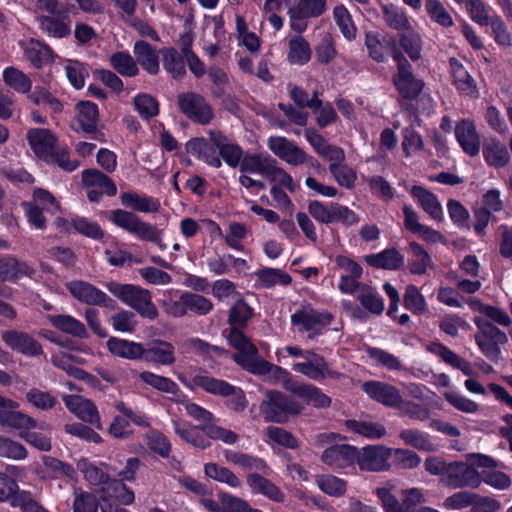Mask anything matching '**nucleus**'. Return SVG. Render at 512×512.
<instances>
[{
  "label": "nucleus",
  "mask_w": 512,
  "mask_h": 512,
  "mask_svg": "<svg viewBox=\"0 0 512 512\" xmlns=\"http://www.w3.org/2000/svg\"><path fill=\"white\" fill-rule=\"evenodd\" d=\"M35 269L13 256L0 258V281H15L21 277H32Z\"/></svg>",
  "instance_id": "nucleus-23"
},
{
  "label": "nucleus",
  "mask_w": 512,
  "mask_h": 512,
  "mask_svg": "<svg viewBox=\"0 0 512 512\" xmlns=\"http://www.w3.org/2000/svg\"><path fill=\"white\" fill-rule=\"evenodd\" d=\"M209 140L218 150L223 160L232 168L240 166L243 159L242 148L232 143L220 131H209Z\"/></svg>",
  "instance_id": "nucleus-20"
},
{
  "label": "nucleus",
  "mask_w": 512,
  "mask_h": 512,
  "mask_svg": "<svg viewBox=\"0 0 512 512\" xmlns=\"http://www.w3.org/2000/svg\"><path fill=\"white\" fill-rule=\"evenodd\" d=\"M253 311L243 300H238L229 311V324L231 327L245 328Z\"/></svg>",
  "instance_id": "nucleus-64"
},
{
  "label": "nucleus",
  "mask_w": 512,
  "mask_h": 512,
  "mask_svg": "<svg viewBox=\"0 0 512 512\" xmlns=\"http://www.w3.org/2000/svg\"><path fill=\"white\" fill-rule=\"evenodd\" d=\"M111 67L120 75L134 77L139 73L136 61L128 52H116L109 59Z\"/></svg>",
  "instance_id": "nucleus-45"
},
{
  "label": "nucleus",
  "mask_w": 512,
  "mask_h": 512,
  "mask_svg": "<svg viewBox=\"0 0 512 512\" xmlns=\"http://www.w3.org/2000/svg\"><path fill=\"white\" fill-rule=\"evenodd\" d=\"M177 103L180 111L193 122L207 125L214 118L212 107L200 94L181 93L177 97Z\"/></svg>",
  "instance_id": "nucleus-7"
},
{
  "label": "nucleus",
  "mask_w": 512,
  "mask_h": 512,
  "mask_svg": "<svg viewBox=\"0 0 512 512\" xmlns=\"http://www.w3.org/2000/svg\"><path fill=\"white\" fill-rule=\"evenodd\" d=\"M159 53L162 55L165 70L173 78H182L186 74L184 55H180L175 48H164Z\"/></svg>",
  "instance_id": "nucleus-44"
},
{
  "label": "nucleus",
  "mask_w": 512,
  "mask_h": 512,
  "mask_svg": "<svg viewBox=\"0 0 512 512\" xmlns=\"http://www.w3.org/2000/svg\"><path fill=\"white\" fill-rule=\"evenodd\" d=\"M82 183L87 188L97 189L110 197H113L117 194V187L114 181L96 169L84 170L82 172Z\"/></svg>",
  "instance_id": "nucleus-31"
},
{
  "label": "nucleus",
  "mask_w": 512,
  "mask_h": 512,
  "mask_svg": "<svg viewBox=\"0 0 512 512\" xmlns=\"http://www.w3.org/2000/svg\"><path fill=\"white\" fill-rule=\"evenodd\" d=\"M287 88L291 99L297 107L310 108L312 110H316L321 107L322 101L318 98V91L314 90L312 92V97L309 98L308 93L297 85L289 83Z\"/></svg>",
  "instance_id": "nucleus-51"
},
{
  "label": "nucleus",
  "mask_w": 512,
  "mask_h": 512,
  "mask_svg": "<svg viewBox=\"0 0 512 512\" xmlns=\"http://www.w3.org/2000/svg\"><path fill=\"white\" fill-rule=\"evenodd\" d=\"M455 135L466 154L472 157L478 155L480 151V137L471 121L464 119L457 123Z\"/></svg>",
  "instance_id": "nucleus-21"
},
{
  "label": "nucleus",
  "mask_w": 512,
  "mask_h": 512,
  "mask_svg": "<svg viewBox=\"0 0 512 512\" xmlns=\"http://www.w3.org/2000/svg\"><path fill=\"white\" fill-rule=\"evenodd\" d=\"M26 59L37 69L53 61V52L38 40L30 39L24 46Z\"/></svg>",
  "instance_id": "nucleus-35"
},
{
  "label": "nucleus",
  "mask_w": 512,
  "mask_h": 512,
  "mask_svg": "<svg viewBox=\"0 0 512 512\" xmlns=\"http://www.w3.org/2000/svg\"><path fill=\"white\" fill-rule=\"evenodd\" d=\"M248 486L253 492L262 494L275 502H283L284 494L267 478L257 473H250L246 478Z\"/></svg>",
  "instance_id": "nucleus-34"
},
{
  "label": "nucleus",
  "mask_w": 512,
  "mask_h": 512,
  "mask_svg": "<svg viewBox=\"0 0 512 512\" xmlns=\"http://www.w3.org/2000/svg\"><path fill=\"white\" fill-rule=\"evenodd\" d=\"M332 319L328 312H319L311 306H305L291 316V323L298 327L300 332H311L309 338H313L323 327L329 325Z\"/></svg>",
  "instance_id": "nucleus-10"
},
{
  "label": "nucleus",
  "mask_w": 512,
  "mask_h": 512,
  "mask_svg": "<svg viewBox=\"0 0 512 512\" xmlns=\"http://www.w3.org/2000/svg\"><path fill=\"white\" fill-rule=\"evenodd\" d=\"M67 290L81 303L115 309L117 303L105 292L85 281H71L66 284Z\"/></svg>",
  "instance_id": "nucleus-9"
},
{
  "label": "nucleus",
  "mask_w": 512,
  "mask_h": 512,
  "mask_svg": "<svg viewBox=\"0 0 512 512\" xmlns=\"http://www.w3.org/2000/svg\"><path fill=\"white\" fill-rule=\"evenodd\" d=\"M383 18L391 28L401 33L410 29V22L402 8L393 4L383 6Z\"/></svg>",
  "instance_id": "nucleus-49"
},
{
  "label": "nucleus",
  "mask_w": 512,
  "mask_h": 512,
  "mask_svg": "<svg viewBox=\"0 0 512 512\" xmlns=\"http://www.w3.org/2000/svg\"><path fill=\"white\" fill-rule=\"evenodd\" d=\"M292 370L314 381L326 378L338 379L341 374L330 369L325 358L313 350H305L304 361L292 365Z\"/></svg>",
  "instance_id": "nucleus-8"
},
{
  "label": "nucleus",
  "mask_w": 512,
  "mask_h": 512,
  "mask_svg": "<svg viewBox=\"0 0 512 512\" xmlns=\"http://www.w3.org/2000/svg\"><path fill=\"white\" fill-rule=\"evenodd\" d=\"M106 288L114 297L135 310L140 316L150 320L158 317V309L152 302V295L148 289L115 281L108 282Z\"/></svg>",
  "instance_id": "nucleus-1"
},
{
  "label": "nucleus",
  "mask_w": 512,
  "mask_h": 512,
  "mask_svg": "<svg viewBox=\"0 0 512 512\" xmlns=\"http://www.w3.org/2000/svg\"><path fill=\"white\" fill-rule=\"evenodd\" d=\"M211 144V142H208L204 138H195L188 142L187 148L192 155L202 159L208 165L220 168L222 165L221 159L216 154Z\"/></svg>",
  "instance_id": "nucleus-36"
},
{
  "label": "nucleus",
  "mask_w": 512,
  "mask_h": 512,
  "mask_svg": "<svg viewBox=\"0 0 512 512\" xmlns=\"http://www.w3.org/2000/svg\"><path fill=\"white\" fill-rule=\"evenodd\" d=\"M110 353L129 360H138L143 357L145 348L141 343L112 337L107 341Z\"/></svg>",
  "instance_id": "nucleus-27"
},
{
  "label": "nucleus",
  "mask_w": 512,
  "mask_h": 512,
  "mask_svg": "<svg viewBox=\"0 0 512 512\" xmlns=\"http://www.w3.org/2000/svg\"><path fill=\"white\" fill-rule=\"evenodd\" d=\"M3 79L7 85L19 93H28L32 87L30 78L14 67H8L4 70Z\"/></svg>",
  "instance_id": "nucleus-57"
},
{
  "label": "nucleus",
  "mask_w": 512,
  "mask_h": 512,
  "mask_svg": "<svg viewBox=\"0 0 512 512\" xmlns=\"http://www.w3.org/2000/svg\"><path fill=\"white\" fill-rule=\"evenodd\" d=\"M316 484L325 494L340 497L346 492V482L333 475H318Z\"/></svg>",
  "instance_id": "nucleus-59"
},
{
  "label": "nucleus",
  "mask_w": 512,
  "mask_h": 512,
  "mask_svg": "<svg viewBox=\"0 0 512 512\" xmlns=\"http://www.w3.org/2000/svg\"><path fill=\"white\" fill-rule=\"evenodd\" d=\"M26 138L34 154L48 162L57 147V137L52 131L45 128H31L27 131Z\"/></svg>",
  "instance_id": "nucleus-15"
},
{
  "label": "nucleus",
  "mask_w": 512,
  "mask_h": 512,
  "mask_svg": "<svg viewBox=\"0 0 512 512\" xmlns=\"http://www.w3.org/2000/svg\"><path fill=\"white\" fill-rule=\"evenodd\" d=\"M204 472L209 478L225 483L232 488H238L241 486V480L227 467L210 462L204 465Z\"/></svg>",
  "instance_id": "nucleus-46"
},
{
  "label": "nucleus",
  "mask_w": 512,
  "mask_h": 512,
  "mask_svg": "<svg viewBox=\"0 0 512 512\" xmlns=\"http://www.w3.org/2000/svg\"><path fill=\"white\" fill-rule=\"evenodd\" d=\"M84 478L94 486H106L110 480V475L102 469L100 466H96L92 463L83 461L78 465Z\"/></svg>",
  "instance_id": "nucleus-61"
},
{
  "label": "nucleus",
  "mask_w": 512,
  "mask_h": 512,
  "mask_svg": "<svg viewBox=\"0 0 512 512\" xmlns=\"http://www.w3.org/2000/svg\"><path fill=\"white\" fill-rule=\"evenodd\" d=\"M345 425L350 431L370 439H380L387 434L385 426L378 422L351 419Z\"/></svg>",
  "instance_id": "nucleus-41"
},
{
  "label": "nucleus",
  "mask_w": 512,
  "mask_h": 512,
  "mask_svg": "<svg viewBox=\"0 0 512 512\" xmlns=\"http://www.w3.org/2000/svg\"><path fill=\"white\" fill-rule=\"evenodd\" d=\"M100 490L105 498H113L122 505H130L135 500L134 492L121 479L110 478Z\"/></svg>",
  "instance_id": "nucleus-40"
},
{
  "label": "nucleus",
  "mask_w": 512,
  "mask_h": 512,
  "mask_svg": "<svg viewBox=\"0 0 512 512\" xmlns=\"http://www.w3.org/2000/svg\"><path fill=\"white\" fill-rule=\"evenodd\" d=\"M446 483L454 488H477L481 483V475L465 462H453L448 464Z\"/></svg>",
  "instance_id": "nucleus-14"
},
{
  "label": "nucleus",
  "mask_w": 512,
  "mask_h": 512,
  "mask_svg": "<svg viewBox=\"0 0 512 512\" xmlns=\"http://www.w3.org/2000/svg\"><path fill=\"white\" fill-rule=\"evenodd\" d=\"M333 16L342 34L349 40L354 39L356 27L347 8L344 5H337L333 10Z\"/></svg>",
  "instance_id": "nucleus-63"
},
{
  "label": "nucleus",
  "mask_w": 512,
  "mask_h": 512,
  "mask_svg": "<svg viewBox=\"0 0 512 512\" xmlns=\"http://www.w3.org/2000/svg\"><path fill=\"white\" fill-rule=\"evenodd\" d=\"M174 432L186 443L195 448L204 450L211 446V442L201 430V425H187L178 420H173Z\"/></svg>",
  "instance_id": "nucleus-24"
},
{
  "label": "nucleus",
  "mask_w": 512,
  "mask_h": 512,
  "mask_svg": "<svg viewBox=\"0 0 512 512\" xmlns=\"http://www.w3.org/2000/svg\"><path fill=\"white\" fill-rule=\"evenodd\" d=\"M286 390L318 409L328 408L332 402L328 395L324 394L321 389L310 383L289 380L286 383Z\"/></svg>",
  "instance_id": "nucleus-16"
},
{
  "label": "nucleus",
  "mask_w": 512,
  "mask_h": 512,
  "mask_svg": "<svg viewBox=\"0 0 512 512\" xmlns=\"http://www.w3.org/2000/svg\"><path fill=\"white\" fill-rule=\"evenodd\" d=\"M192 383L194 386L203 389L207 393L223 397H228V393L233 386L224 380L203 374L195 375L192 378Z\"/></svg>",
  "instance_id": "nucleus-42"
},
{
  "label": "nucleus",
  "mask_w": 512,
  "mask_h": 512,
  "mask_svg": "<svg viewBox=\"0 0 512 512\" xmlns=\"http://www.w3.org/2000/svg\"><path fill=\"white\" fill-rule=\"evenodd\" d=\"M223 454L225 460L230 464L239 466L244 470H254L268 474L269 467L261 458L230 449L224 450Z\"/></svg>",
  "instance_id": "nucleus-25"
},
{
  "label": "nucleus",
  "mask_w": 512,
  "mask_h": 512,
  "mask_svg": "<svg viewBox=\"0 0 512 512\" xmlns=\"http://www.w3.org/2000/svg\"><path fill=\"white\" fill-rule=\"evenodd\" d=\"M3 342L13 351L29 357H36L43 354L41 344L30 334L16 329L2 332Z\"/></svg>",
  "instance_id": "nucleus-13"
},
{
  "label": "nucleus",
  "mask_w": 512,
  "mask_h": 512,
  "mask_svg": "<svg viewBox=\"0 0 512 512\" xmlns=\"http://www.w3.org/2000/svg\"><path fill=\"white\" fill-rule=\"evenodd\" d=\"M109 219L117 227L136 235L143 241L155 243L161 250L166 249V244L162 241V230L156 226L141 221L138 215L131 211L116 209L111 211Z\"/></svg>",
  "instance_id": "nucleus-6"
},
{
  "label": "nucleus",
  "mask_w": 512,
  "mask_h": 512,
  "mask_svg": "<svg viewBox=\"0 0 512 512\" xmlns=\"http://www.w3.org/2000/svg\"><path fill=\"white\" fill-rule=\"evenodd\" d=\"M70 360L77 361V357L72 356L70 354H63L62 356L54 355L51 358V362L53 363L54 366L64 370L68 375L72 376L73 378L87 381L94 380V377L92 375H90L83 369L73 366L70 363Z\"/></svg>",
  "instance_id": "nucleus-55"
},
{
  "label": "nucleus",
  "mask_w": 512,
  "mask_h": 512,
  "mask_svg": "<svg viewBox=\"0 0 512 512\" xmlns=\"http://www.w3.org/2000/svg\"><path fill=\"white\" fill-rule=\"evenodd\" d=\"M201 430L209 440L222 441L228 445L235 444L239 440V435L237 433L217 425L216 419L209 425H201Z\"/></svg>",
  "instance_id": "nucleus-56"
},
{
  "label": "nucleus",
  "mask_w": 512,
  "mask_h": 512,
  "mask_svg": "<svg viewBox=\"0 0 512 512\" xmlns=\"http://www.w3.org/2000/svg\"><path fill=\"white\" fill-rule=\"evenodd\" d=\"M303 406L292 397L278 391L267 390L259 405V411L265 422L286 424L290 417L299 415Z\"/></svg>",
  "instance_id": "nucleus-3"
},
{
  "label": "nucleus",
  "mask_w": 512,
  "mask_h": 512,
  "mask_svg": "<svg viewBox=\"0 0 512 512\" xmlns=\"http://www.w3.org/2000/svg\"><path fill=\"white\" fill-rule=\"evenodd\" d=\"M78 111L77 122L80 129L87 134H95L96 140L102 141L103 134L97 133V124L99 119L98 107L90 101H80L76 104Z\"/></svg>",
  "instance_id": "nucleus-22"
},
{
  "label": "nucleus",
  "mask_w": 512,
  "mask_h": 512,
  "mask_svg": "<svg viewBox=\"0 0 512 512\" xmlns=\"http://www.w3.org/2000/svg\"><path fill=\"white\" fill-rule=\"evenodd\" d=\"M392 455V449L382 445H369L361 450L357 449V459L360 470L364 471H384L389 469V459Z\"/></svg>",
  "instance_id": "nucleus-11"
},
{
  "label": "nucleus",
  "mask_w": 512,
  "mask_h": 512,
  "mask_svg": "<svg viewBox=\"0 0 512 512\" xmlns=\"http://www.w3.org/2000/svg\"><path fill=\"white\" fill-rule=\"evenodd\" d=\"M357 299L370 313L380 315L384 311V301L379 293L372 287L363 285Z\"/></svg>",
  "instance_id": "nucleus-48"
},
{
  "label": "nucleus",
  "mask_w": 512,
  "mask_h": 512,
  "mask_svg": "<svg viewBox=\"0 0 512 512\" xmlns=\"http://www.w3.org/2000/svg\"><path fill=\"white\" fill-rule=\"evenodd\" d=\"M258 281L265 288H271L277 284L289 285L292 281L289 274L283 272L280 269L275 268H264L256 272Z\"/></svg>",
  "instance_id": "nucleus-58"
},
{
  "label": "nucleus",
  "mask_w": 512,
  "mask_h": 512,
  "mask_svg": "<svg viewBox=\"0 0 512 512\" xmlns=\"http://www.w3.org/2000/svg\"><path fill=\"white\" fill-rule=\"evenodd\" d=\"M365 261L378 269L397 270L404 265V256L395 248H390L377 254L366 255Z\"/></svg>",
  "instance_id": "nucleus-26"
},
{
  "label": "nucleus",
  "mask_w": 512,
  "mask_h": 512,
  "mask_svg": "<svg viewBox=\"0 0 512 512\" xmlns=\"http://www.w3.org/2000/svg\"><path fill=\"white\" fill-rule=\"evenodd\" d=\"M411 194L419 201L423 210L428 213L431 218L439 222L444 220L442 206L432 192L421 186H413Z\"/></svg>",
  "instance_id": "nucleus-32"
},
{
  "label": "nucleus",
  "mask_w": 512,
  "mask_h": 512,
  "mask_svg": "<svg viewBox=\"0 0 512 512\" xmlns=\"http://www.w3.org/2000/svg\"><path fill=\"white\" fill-rule=\"evenodd\" d=\"M74 500L72 503L73 512H97L98 500L96 496L81 488H74Z\"/></svg>",
  "instance_id": "nucleus-60"
},
{
  "label": "nucleus",
  "mask_w": 512,
  "mask_h": 512,
  "mask_svg": "<svg viewBox=\"0 0 512 512\" xmlns=\"http://www.w3.org/2000/svg\"><path fill=\"white\" fill-rule=\"evenodd\" d=\"M270 155L261 153L245 154L239 166L241 173L267 175L268 170L273 162Z\"/></svg>",
  "instance_id": "nucleus-39"
},
{
  "label": "nucleus",
  "mask_w": 512,
  "mask_h": 512,
  "mask_svg": "<svg viewBox=\"0 0 512 512\" xmlns=\"http://www.w3.org/2000/svg\"><path fill=\"white\" fill-rule=\"evenodd\" d=\"M409 248L412 253V260L409 264L410 272L416 275L425 274L427 268L432 264L429 254L417 242H411Z\"/></svg>",
  "instance_id": "nucleus-52"
},
{
  "label": "nucleus",
  "mask_w": 512,
  "mask_h": 512,
  "mask_svg": "<svg viewBox=\"0 0 512 512\" xmlns=\"http://www.w3.org/2000/svg\"><path fill=\"white\" fill-rule=\"evenodd\" d=\"M399 44L412 61L421 58L422 41L419 34L411 28L400 33Z\"/></svg>",
  "instance_id": "nucleus-54"
},
{
  "label": "nucleus",
  "mask_w": 512,
  "mask_h": 512,
  "mask_svg": "<svg viewBox=\"0 0 512 512\" xmlns=\"http://www.w3.org/2000/svg\"><path fill=\"white\" fill-rule=\"evenodd\" d=\"M387 43L392 45V58L397 64V71L393 75V84L396 90L404 99H416L424 88V81L414 75L410 62L394 41L391 39Z\"/></svg>",
  "instance_id": "nucleus-4"
},
{
  "label": "nucleus",
  "mask_w": 512,
  "mask_h": 512,
  "mask_svg": "<svg viewBox=\"0 0 512 512\" xmlns=\"http://www.w3.org/2000/svg\"><path fill=\"white\" fill-rule=\"evenodd\" d=\"M133 52L136 61L142 68L151 75L159 72V55L157 50L146 41H137L134 44Z\"/></svg>",
  "instance_id": "nucleus-28"
},
{
  "label": "nucleus",
  "mask_w": 512,
  "mask_h": 512,
  "mask_svg": "<svg viewBox=\"0 0 512 512\" xmlns=\"http://www.w3.org/2000/svg\"><path fill=\"white\" fill-rule=\"evenodd\" d=\"M399 438L409 446L420 451H432L434 449L428 434L418 429H404L399 433Z\"/></svg>",
  "instance_id": "nucleus-53"
},
{
  "label": "nucleus",
  "mask_w": 512,
  "mask_h": 512,
  "mask_svg": "<svg viewBox=\"0 0 512 512\" xmlns=\"http://www.w3.org/2000/svg\"><path fill=\"white\" fill-rule=\"evenodd\" d=\"M309 43L302 36H295L289 41L288 60L292 64L303 65L311 58Z\"/></svg>",
  "instance_id": "nucleus-47"
},
{
  "label": "nucleus",
  "mask_w": 512,
  "mask_h": 512,
  "mask_svg": "<svg viewBox=\"0 0 512 512\" xmlns=\"http://www.w3.org/2000/svg\"><path fill=\"white\" fill-rule=\"evenodd\" d=\"M40 29L50 37L64 38L70 35V24L64 19H60L51 15L40 16Z\"/></svg>",
  "instance_id": "nucleus-43"
},
{
  "label": "nucleus",
  "mask_w": 512,
  "mask_h": 512,
  "mask_svg": "<svg viewBox=\"0 0 512 512\" xmlns=\"http://www.w3.org/2000/svg\"><path fill=\"white\" fill-rule=\"evenodd\" d=\"M120 199L125 207L134 211L150 213L158 212L160 209V203L157 199L136 192H123Z\"/></svg>",
  "instance_id": "nucleus-33"
},
{
  "label": "nucleus",
  "mask_w": 512,
  "mask_h": 512,
  "mask_svg": "<svg viewBox=\"0 0 512 512\" xmlns=\"http://www.w3.org/2000/svg\"><path fill=\"white\" fill-rule=\"evenodd\" d=\"M483 156L495 168L504 167L510 159L506 146L496 139H489L484 143Z\"/></svg>",
  "instance_id": "nucleus-37"
},
{
  "label": "nucleus",
  "mask_w": 512,
  "mask_h": 512,
  "mask_svg": "<svg viewBox=\"0 0 512 512\" xmlns=\"http://www.w3.org/2000/svg\"><path fill=\"white\" fill-rule=\"evenodd\" d=\"M473 321L477 327L474 339L479 350L487 359L498 363L502 358L501 346L508 343V336L487 319L475 317Z\"/></svg>",
  "instance_id": "nucleus-5"
},
{
  "label": "nucleus",
  "mask_w": 512,
  "mask_h": 512,
  "mask_svg": "<svg viewBox=\"0 0 512 512\" xmlns=\"http://www.w3.org/2000/svg\"><path fill=\"white\" fill-rule=\"evenodd\" d=\"M361 388L372 400L386 407L399 408L403 403L400 391L389 383L370 380L364 382Z\"/></svg>",
  "instance_id": "nucleus-12"
},
{
  "label": "nucleus",
  "mask_w": 512,
  "mask_h": 512,
  "mask_svg": "<svg viewBox=\"0 0 512 512\" xmlns=\"http://www.w3.org/2000/svg\"><path fill=\"white\" fill-rule=\"evenodd\" d=\"M391 39L396 44V41L393 37H386L383 39V41H381L378 35L374 33H367L365 37V45L369 56L377 62H383L386 58L387 49H390L392 52V45L387 43V41Z\"/></svg>",
  "instance_id": "nucleus-50"
},
{
  "label": "nucleus",
  "mask_w": 512,
  "mask_h": 512,
  "mask_svg": "<svg viewBox=\"0 0 512 512\" xmlns=\"http://www.w3.org/2000/svg\"><path fill=\"white\" fill-rule=\"evenodd\" d=\"M243 328L231 327L228 340L238 350L233 360L250 373L264 375L271 369V363L259 356L257 347L243 334Z\"/></svg>",
  "instance_id": "nucleus-2"
},
{
  "label": "nucleus",
  "mask_w": 512,
  "mask_h": 512,
  "mask_svg": "<svg viewBox=\"0 0 512 512\" xmlns=\"http://www.w3.org/2000/svg\"><path fill=\"white\" fill-rule=\"evenodd\" d=\"M67 409L82 421L101 429L100 415L95 404L78 395H64L62 398Z\"/></svg>",
  "instance_id": "nucleus-17"
},
{
  "label": "nucleus",
  "mask_w": 512,
  "mask_h": 512,
  "mask_svg": "<svg viewBox=\"0 0 512 512\" xmlns=\"http://www.w3.org/2000/svg\"><path fill=\"white\" fill-rule=\"evenodd\" d=\"M267 145L274 155L290 165L298 166L307 160L306 153L285 137L272 136Z\"/></svg>",
  "instance_id": "nucleus-18"
},
{
  "label": "nucleus",
  "mask_w": 512,
  "mask_h": 512,
  "mask_svg": "<svg viewBox=\"0 0 512 512\" xmlns=\"http://www.w3.org/2000/svg\"><path fill=\"white\" fill-rule=\"evenodd\" d=\"M321 461L333 470L353 465L357 459V448L348 444H336L326 448Z\"/></svg>",
  "instance_id": "nucleus-19"
},
{
  "label": "nucleus",
  "mask_w": 512,
  "mask_h": 512,
  "mask_svg": "<svg viewBox=\"0 0 512 512\" xmlns=\"http://www.w3.org/2000/svg\"><path fill=\"white\" fill-rule=\"evenodd\" d=\"M428 350L431 353L439 356L446 364L462 371L464 375H474L472 365L467 360L454 353L445 345L441 343H432L428 346Z\"/></svg>",
  "instance_id": "nucleus-30"
},
{
  "label": "nucleus",
  "mask_w": 512,
  "mask_h": 512,
  "mask_svg": "<svg viewBox=\"0 0 512 512\" xmlns=\"http://www.w3.org/2000/svg\"><path fill=\"white\" fill-rule=\"evenodd\" d=\"M186 297L184 300L185 306L188 311L193 312L198 316H205L213 310V303L210 299L199 293L185 292Z\"/></svg>",
  "instance_id": "nucleus-62"
},
{
  "label": "nucleus",
  "mask_w": 512,
  "mask_h": 512,
  "mask_svg": "<svg viewBox=\"0 0 512 512\" xmlns=\"http://www.w3.org/2000/svg\"><path fill=\"white\" fill-rule=\"evenodd\" d=\"M146 361L154 362L161 365H172L175 358L174 346L166 341H154L145 348L143 355Z\"/></svg>",
  "instance_id": "nucleus-29"
},
{
  "label": "nucleus",
  "mask_w": 512,
  "mask_h": 512,
  "mask_svg": "<svg viewBox=\"0 0 512 512\" xmlns=\"http://www.w3.org/2000/svg\"><path fill=\"white\" fill-rule=\"evenodd\" d=\"M49 321L58 330L81 339L88 338L85 325L70 315H50Z\"/></svg>",
  "instance_id": "nucleus-38"
}]
</instances>
